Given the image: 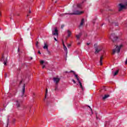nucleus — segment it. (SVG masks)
<instances>
[{
  "label": "nucleus",
  "instance_id": "obj_9",
  "mask_svg": "<svg viewBox=\"0 0 127 127\" xmlns=\"http://www.w3.org/2000/svg\"><path fill=\"white\" fill-rule=\"evenodd\" d=\"M53 80L54 82H55V83H56V84H57L58 83H59V82L60 81V78L54 77L53 78Z\"/></svg>",
  "mask_w": 127,
  "mask_h": 127
},
{
  "label": "nucleus",
  "instance_id": "obj_43",
  "mask_svg": "<svg viewBox=\"0 0 127 127\" xmlns=\"http://www.w3.org/2000/svg\"><path fill=\"white\" fill-rule=\"evenodd\" d=\"M80 44H81L80 43H78V45H80Z\"/></svg>",
  "mask_w": 127,
  "mask_h": 127
},
{
  "label": "nucleus",
  "instance_id": "obj_19",
  "mask_svg": "<svg viewBox=\"0 0 127 127\" xmlns=\"http://www.w3.org/2000/svg\"><path fill=\"white\" fill-rule=\"evenodd\" d=\"M85 20H84V19H82L81 20V21L80 22V26H82V25H83V24H84V21Z\"/></svg>",
  "mask_w": 127,
  "mask_h": 127
},
{
  "label": "nucleus",
  "instance_id": "obj_48",
  "mask_svg": "<svg viewBox=\"0 0 127 127\" xmlns=\"http://www.w3.org/2000/svg\"><path fill=\"white\" fill-rule=\"evenodd\" d=\"M96 119H98V116L96 115Z\"/></svg>",
  "mask_w": 127,
  "mask_h": 127
},
{
  "label": "nucleus",
  "instance_id": "obj_13",
  "mask_svg": "<svg viewBox=\"0 0 127 127\" xmlns=\"http://www.w3.org/2000/svg\"><path fill=\"white\" fill-rule=\"evenodd\" d=\"M62 41H63V45L64 46V51H66L67 52V47H66V46H65V44H64V42L63 41V40H62Z\"/></svg>",
  "mask_w": 127,
  "mask_h": 127
},
{
  "label": "nucleus",
  "instance_id": "obj_29",
  "mask_svg": "<svg viewBox=\"0 0 127 127\" xmlns=\"http://www.w3.org/2000/svg\"><path fill=\"white\" fill-rule=\"evenodd\" d=\"M67 46L69 48V47H71V44H67Z\"/></svg>",
  "mask_w": 127,
  "mask_h": 127
},
{
  "label": "nucleus",
  "instance_id": "obj_49",
  "mask_svg": "<svg viewBox=\"0 0 127 127\" xmlns=\"http://www.w3.org/2000/svg\"><path fill=\"white\" fill-rule=\"evenodd\" d=\"M55 3H56V2H57V1H55Z\"/></svg>",
  "mask_w": 127,
  "mask_h": 127
},
{
  "label": "nucleus",
  "instance_id": "obj_5",
  "mask_svg": "<svg viewBox=\"0 0 127 127\" xmlns=\"http://www.w3.org/2000/svg\"><path fill=\"white\" fill-rule=\"evenodd\" d=\"M22 103V100H21V99H17V100H16V106L17 109L20 108V106Z\"/></svg>",
  "mask_w": 127,
  "mask_h": 127
},
{
  "label": "nucleus",
  "instance_id": "obj_17",
  "mask_svg": "<svg viewBox=\"0 0 127 127\" xmlns=\"http://www.w3.org/2000/svg\"><path fill=\"white\" fill-rule=\"evenodd\" d=\"M110 97V95H105L103 97V100H106L107 98H109Z\"/></svg>",
  "mask_w": 127,
  "mask_h": 127
},
{
  "label": "nucleus",
  "instance_id": "obj_42",
  "mask_svg": "<svg viewBox=\"0 0 127 127\" xmlns=\"http://www.w3.org/2000/svg\"><path fill=\"white\" fill-rule=\"evenodd\" d=\"M29 13H31V11L29 10Z\"/></svg>",
  "mask_w": 127,
  "mask_h": 127
},
{
  "label": "nucleus",
  "instance_id": "obj_25",
  "mask_svg": "<svg viewBox=\"0 0 127 127\" xmlns=\"http://www.w3.org/2000/svg\"><path fill=\"white\" fill-rule=\"evenodd\" d=\"M8 118L7 119V124L6 125L5 127H8Z\"/></svg>",
  "mask_w": 127,
  "mask_h": 127
},
{
  "label": "nucleus",
  "instance_id": "obj_41",
  "mask_svg": "<svg viewBox=\"0 0 127 127\" xmlns=\"http://www.w3.org/2000/svg\"><path fill=\"white\" fill-rule=\"evenodd\" d=\"M21 83H22V81H21L20 82V85L21 84Z\"/></svg>",
  "mask_w": 127,
  "mask_h": 127
},
{
  "label": "nucleus",
  "instance_id": "obj_50",
  "mask_svg": "<svg viewBox=\"0 0 127 127\" xmlns=\"http://www.w3.org/2000/svg\"><path fill=\"white\" fill-rule=\"evenodd\" d=\"M31 60H32V58H31Z\"/></svg>",
  "mask_w": 127,
  "mask_h": 127
},
{
  "label": "nucleus",
  "instance_id": "obj_31",
  "mask_svg": "<svg viewBox=\"0 0 127 127\" xmlns=\"http://www.w3.org/2000/svg\"><path fill=\"white\" fill-rule=\"evenodd\" d=\"M72 82H73L74 84H76V81H75V80L72 79Z\"/></svg>",
  "mask_w": 127,
  "mask_h": 127
},
{
  "label": "nucleus",
  "instance_id": "obj_51",
  "mask_svg": "<svg viewBox=\"0 0 127 127\" xmlns=\"http://www.w3.org/2000/svg\"><path fill=\"white\" fill-rule=\"evenodd\" d=\"M10 19H11V17H10Z\"/></svg>",
  "mask_w": 127,
  "mask_h": 127
},
{
  "label": "nucleus",
  "instance_id": "obj_47",
  "mask_svg": "<svg viewBox=\"0 0 127 127\" xmlns=\"http://www.w3.org/2000/svg\"><path fill=\"white\" fill-rule=\"evenodd\" d=\"M27 16H29V14H27Z\"/></svg>",
  "mask_w": 127,
  "mask_h": 127
},
{
  "label": "nucleus",
  "instance_id": "obj_38",
  "mask_svg": "<svg viewBox=\"0 0 127 127\" xmlns=\"http://www.w3.org/2000/svg\"><path fill=\"white\" fill-rule=\"evenodd\" d=\"M4 77H5V78H6V73H5V74H4Z\"/></svg>",
  "mask_w": 127,
  "mask_h": 127
},
{
  "label": "nucleus",
  "instance_id": "obj_36",
  "mask_svg": "<svg viewBox=\"0 0 127 127\" xmlns=\"http://www.w3.org/2000/svg\"><path fill=\"white\" fill-rule=\"evenodd\" d=\"M39 54H41V53H40V51H38Z\"/></svg>",
  "mask_w": 127,
  "mask_h": 127
},
{
  "label": "nucleus",
  "instance_id": "obj_23",
  "mask_svg": "<svg viewBox=\"0 0 127 127\" xmlns=\"http://www.w3.org/2000/svg\"><path fill=\"white\" fill-rule=\"evenodd\" d=\"M47 93H48V89H46V95L45 96V99H46V95H47Z\"/></svg>",
  "mask_w": 127,
  "mask_h": 127
},
{
  "label": "nucleus",
  "instance_id": "obj_18",
  "mask_svg": "<svg viewBox=\"0 0 127 127\" xmlns=\"http://www.w3.org/2000/svg\"><path fill=\"white\" fill-rule=\"evenodd\" d=\"M3 64L4 65H6V63H7V58H6L5 60H3Z\"/></svg>",
  "mask_w": 127,
  "mask_h": 127
},
{
  "label": "nucleus",
  "instance_id": "obj_1",
  "mask_svg": "<svg viewBox=\"0 0 127 127\" xmlns=\"http://www.w3.org/2000/svg\"><path fill=\"white\" fill-rule=\"evenodd\" d=\"M123 47V45L120 46L115 45L114 49L112 50V55H115L116 53H120L121 52V48Z\"/></svg>",
  "mask_w": 127,
  "mask_h": 127
},
{
  "label": "nucleus",
  "instance_id": "obj_39",
  "mask_svg": "<svg viewBox=\"0 0 127 127\" xmlns=\"http://www.w3.org/2000/svg\"><path fill=\"white\" fill-rule=\"evenodd\" d=\"M3 59H4V58L3 57V56H2V60H3Z\"/></svg>",
  "mask_w": 127,
  "mask_h": 127
},
{
  "label": "nucleus",
  "instance_id": "obj_30",
  "mask_svg": "<svg viewBox=\"0 0 127 127\" xmlns=\"http://www.w3.org/2000/svg\"><path fill=\"white\" fill-rule=\"evenodd\" d=\"M69 73H73V74H75V72H74V71L73 70H71Z\"/></svg>",
  "mask_w": 127,
  "mask_h": 127
},
{
  "label": "nucleus",
  "instance_id": "obj_22",
  "mask_svg": "<svg viewBox=\"0 0 127 127\" xmlns=\"http://www.w3.org/2000/svg\"><path fill=\"white\" fill-rule=\"evenodd\" d=\"M81 6H82V4H77V7H78L79 8H81Z\"/></svg>",
  "mask_w": 127,
  "mask_h": 127
},
{
  "label": "nucleus",
  "instance_id": "obj_33",
  "mask_svg": "<svg viewBox=\"0 0 127 127\" xmlns=\"http://www.w3.org/2000/svg\"><path fill=\"white\" fill-rule=\"evenodd\" d=\"M54 40H55V41H57V39H56V38L54 37Z\"/></svg>",
  "mask_w": 127,
  "mask_h": 127
},
{
  "label": "nucleus",
  "instance_id": "obj_12",
  "mask_svg": "<svg viewBox=\"0 0 127 127\" xmlns=\"http://www.w3.org/2000/svg\"><path fill=\"white\" fill-rule=\"evenodd\" d=\"M44 49H46L47 51H48V45H47V44L45 43L44 44V46L43 47Z\"/></svg>",
  "mask_w": 127,
  "mask_h": 127
},
{
  "label": "nucleus",
  "instance_id": "obj_37",
  "mask_svg": "<svg viewBox=\"0 0 127 127\" xmlns=\"http://www.w3.org/2000/svg\"><path fill=\"white\" fill-rule=\"evenodd\" d=\"M48 54H49V55H50V52L49 51H48Z\"/></svg>",
  "mask_w": 127,
  "mask_h": 127
},
{
  "label": "nucleus",
  "instance_id": "obj_6",
  "mask_svg": "<svg viewBox=\"0 0 127 127\" xmlns=\"http://www.w3.org/2000/svg\"><path fill=\"white\" fill-rule=\"evenodd\" d=\"M108 21L110 23H112L113 25H115V26H119V23L117 22V21H113V20H111V19H109Z\"/></svg>",
  "mask_w": 127,
  "mask_h": 127
},
{
  "label": "nucleus",
  "instance_id": "obj_32",
  "mask_svg": "<svg viewBox=\"0 0 127 127\" xmlns=\"http://www.w3.org/2000/svg\"><path fill=\"white\" fill-rule=\"evenodd\" d=\"M102 90H104L105 91H106V87H103Z\"/></svg>",
  "mask_w": 127,
  "mask_h": 127
},
{
  "label": "nucleus",
  "instance_id": "obj_15",
  "mask_svg": "<svg viewBox=\"0 0 127 127\" xmlns=\"http://www.w3.org/2000/svg\"><path fill=\"white\" fill-rule=\"evenodd\" d=\"M24 93H25V84H24V85L22 87V94H23V95L24 94Z\"/></svg>",
  "mask_w": 127,
  "mask_h": 127
},
{
  "label": "nucleus",
  "instance_id": "obj_24",
  "mask_svg": "<svg viewBox=\"0 0 127 127\" xmlns=\"http://www.w3.org/2000/svg\"><path fill=\"white\" fill-rule=\"evenodd\" d=\"M88 107L90 109V111H91L92 114H93V110L91 108V107H90V106H88Z\"/></svg>",
  "mask_w": 127,
  "mask_h": 127
},
{
  "label": "nucleus",
  "instance_id": "obj_27",
  "mask_svg": "<svg viewBox=\"0 0 127 127\" xmlns=\"http://www.w3.org/2000/svg\"><path fill=\"white\" fill-rule=\"evenodd\" d=\"M40 63H41V64H43L44 63V61H40Z\"/></svg>",
  "mask_w": 127,
  "mask_h": 127
},
{
  "label": "nucleus",
  "instance_id": "obj_52",
  "mask_svg": "<svg viewBox=\"0 0 127 127\" xmlns=\"http://www.w3.org/2000/svg\"><path fill=\"white\" fill-rule=\"evenodd\" d=\"M29 112H30V110H29Z\"/></svg>",
  "mask_w": 127,
  "mask_h": 127
},
{
  "label": "nucleus",
  "instance_id": "obj_21",
  "mask_svg": "<svg viewBox=\"0 0 127 127\" xmlns=\"http://www.w3.org/2000/svg\"><path fill=\"white\" fill-rule=\"evenodd\" d=\"M75 77L77 79V81H79L80 79H79V77H78V75L77 74H74Z\"/></svg>",
  "mask_w": 127,
  "mask_h": 127
},
{
  "label": "nucleus",
  "instance_id": "obj_7",
  "mask_svg": "<svg viewBox=\"0 0 127 127\" xmlns=\"http://www.w3.org/2000/svg\"><path fill=\"white\" fill-rule=\"evenodd\" d=\"M52 34L53 35H56L57 36H58L59 35V33H58V30L57 28H56L55 29V31H52Z\"/></svg>",
  "mask_w": 127,
  "mask_h": 127
},
{
  "label": "nucleus",
  "instance_id": "obj_44",
  "mask_svg": "<svg viewBox=\"0 0 127 127\" xmlns=\"http://www.w3.org/2000/svg\"><path fill=\"white\" fill-rule=\"evenodd\" d=\"M13 122V123H15V120H14Z\"/></svg>",
  "mask_w": 127,
  "mask_h": 127
},
{
  "label": "nucleus",
  "instance_id": "obj_8",
  "mask_svg": "<svg viewBox=\"0 0 127 127\" xmlns=\"http://www.w3.org/2000/svg\"><path fill=\"white\" fill-rule=\"evenodd\" d=\"M119 11H121V10H123L124 8H126V5H123L122 3L119 4Z\"/></svg>",
  "mask_w": 127,
  "mask_h": 127
},
{
  "label": "nucleus",
  "instance_id": "obj_45",
  "mask_svg": "<svg viewBox=\"0 0 127 127\" xmlns=\"http://www.w3.org/2000/svg\"><path fill=\"white\" fill-rule=\"evenodd\" d=\"M125 4L126 5H127V2H126Z\"/></svg>",
  "mask_w": 127,
  "mask_h": 127
},
{
  "label": "nucleus",
  "instance_id": "obj_35",
  "mask_svg": "<svg viewBox=\"0 0 127 127\" xmlns=\"http://www.w3.org/2000/svg\"><path fill=\"white\" fill-rule=\"evenodd\" d=\"M57 89H58L57 86H56L55 89V91H56L57 90Z\"/></svg>",
  "mask_w": 127,
  "mask_h": 127
},
{
  "label": "nucleus",
  "instance_id": "obj_40",
  "mask_svg": "<svg viewBox=\"0 0 127 127\" xmlns=\"http://www.w3.org/2000/svg\"><path fill=\"white\" fill-rule=\"evenodd\" d=\"M44 68H45V65H44V66H43V69H44Z\"/></svg>",
  "mask_w": 127,
  "mask_h": 127
},
{
  "label": "nucleus",
  "instance_id": "obj_4",
  "mask_svg": "<svg viewBox=\"0 0 127 127\" xmlns=\"http://www.w3.org/2000/svg\"><path fill=\"white\" fill-rule=\"evenodd\" d=\"M110 39H112L113 42H115L118 40V37L115 34H112L110 36Z\"/></svg>",
  "mask_w": 127,
  "mask_h": 127
},
{
  "label": "nucleus",
  "instance_id": "obj_20",
  "mask_svg": "<svg viewBox=\"0 0 127 127\" xmlns=\"http://www.w3.org/2000/svg\"><path fill=\"white\" fill-rule=\"evenodd\" d=\"M119 74V70L116 71V72L114 74V76H117Z\"/></svg>",
  "mask_w": 127,
  "mask_h": 127
},
{
  "label": "nucleus",
  "instance_id": "obj_28",
  "mask_svg": "<svg viewBox=\"0 0 127 127\" xmlns=\"http://www.w3.org/2000/svg\"><path fill=\"white\" fill-rule=\"evenodd\" d=\"M36 47H38V42H36Z\"/></svg>",
  "mask_w": 127,
  "mask_h": 127
},
{
  "label": "nucleus",
  "instance_id": "obj_16",
  "mask_svg": "<svg viewBox=\"0 0 127 127\" xmlns=\"http://www.w3.org/2000/svg\"><path fill=\"white\" fill-rule=\"evenodd\" d=\"M71 34L72 33H71V31L69 30H67V37H70L71 36Z\"/></svg>",
  "mask_w": 127,
  "mask_h": 127
},
{
  "label": "nucleus",
  "instance_id": "obj_11",
  "mask_svg": "<svg viewBox=\"0 0 127 127\" xmlns=\"http://www.w3.org/2000/svg\"><path fill=\"white\" fill-rule=\"evenodd\" d=\"M81 36H82V33H79L78 35L75 36V37H76L77 39H80Z\"/></svg>",
  "mask_w": 127,
  "mask_h": 127
},
{
  "label": "nucleus",
  "instance_id": "obj_14",
  "mask_svg": "<svg viewBox=\"0 0 127 127\" xmlns=\"http://www.w3.org/2000/svg\"><path fill=\"white\" fill-rule=\"evenodd\" d=\"M79 85L80 86V88H81V89L82 90V91H84V88L83 87V85H82V83L81 82V81H80V80L79 81H78Z\"/></svg>",
  "mask_w": 127,
  "mask_h": 127
},
{
  "label": "nucleus",
  "instance_id": "obj_34",
  "mask_svg": "<svg viewBox=\"0 0 127 127\" xmlns=\"http://www.w3.org/2000/svg\"><path fill=\"white\" fill-rule=\"evenodd\" d=\"M86 45H88H88H90V43H86Z\"/></svg>",
  "mask_w": 127,
  "mask_h": 127
},
{
  "label": "nucleus",
  "instance_id": "obj_3",
  "mask_svg": "<svg viewBox=\"0 0 127 127\" xmlns=\"http://www.w3.org/2000/svg\"><path fill=\"white\" fill-rule=\"evenodd\" d=\"M94 48L95 49V54H97V53H99L100 51H102V48L97 46V44L94 45Z\"/></svg>",
  "mask_w": 127,
  "mask_h": 127
},
{
  "label": "nucleus",
  "instance_id": "obj_26",
  "mask_svg": "<svg viewBox=\"0 0 127 127\" xmlns=\"http://www.w3.org/2000/svg\"><path fill=\"white\" fill-rule=\"evenodd\" d=\"M64 25H61V27L62 29H63V28H64Z\"/></svg>",
  "mask_w": 127,
  "mask_h": 127
},
{
  "label": "nucleus",
  "instance_id": "obj_10",
  "mask_svg": "<svg viewBox=\"0 0 127 127\" xmlns=\"http://www.w3.org/2000/svg\"><path fill=\"white\" fill-rule=\"evenodd\" d=\"M103 59H104V57L103 56H101L100 57V63L101 66H102V65H103Z\"/></svg>",
  "mask_w": 127,
  "mask_h": 127
},
{
  "label": "nucleus",
  "instance_id": "obj_2",
  "mask_svg": "<svg viewBox=\"0 0 127 127\" xmlns=\"http://www.w3.org/2000/svg\"><path fill=\"white\" fill-rule=\"evenodd\" d=\"M83 13V12L82 11H79L78 10L74 11L73 12L70 13H64V14H61V15L62 16H63V15H65V14H69V15H76V14H82Z\"/></svg>",
  "mask_w": 127,
  "mask_h": 127
},
{
  "label": "nucleus",
  "instance_id": "obj_46",
  "mask_svg": "<svg viewBox=\"0 0 127 127\" xmlns=\"http://www.w3.org/2000/svg\"><path fill=\"white\" fill-rule=\"evenodd\" d=\"M1 13H0V16H1Z\"/></svg>",
  "mask_w": 127,
  "mask_h": 127
}]
</instances>
